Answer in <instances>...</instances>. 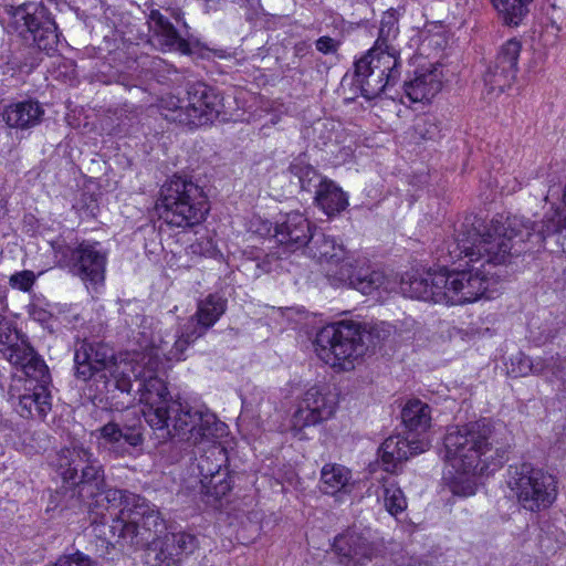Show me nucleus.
Returning <instances> with one entry per match:
<instances>
[{"label": "nucleus", "instance_id": "f257e3e1", "mask_svg": "<svg viewBox=\"0 0 566 566\" xmlns=\"http://www.w3.org/2000/svg\"><path fill=\"white\" fill-rule=\"evenodd\" d=\"M161 365L163 360L157 356L144 354L140 361H134V371L130 373V389L133 381L138 384L139 401L145 406L143 415L156 438L165 442L190 432L195 441H198L203 436L214 434L222 427L217 422V417L172 399L166 384L158 376Z\"/></svg>", "mask_w": 566, "mask_h": 566}, {"label": "nucleus", "instance_id": "f03ea898", "mask_svg": "<svg viewBox=\"0 0 566 566\" xmlns=\"http://www.w3.org/2000/svg\"><path fill=\"white\" fill-rule=\"evenodd\" d=\"M444 459L455 470L451 490L454 495L475 493L478 475L497 471L509 459V447L494 439V428L488 419L448 428L444 436Z\"/></svg>", "mask_w": 566, "mask_h": 566}, {"label": "nucleus", "instance_id": "7ed1b4c3", "mask_svg": "<svg viewBox=\"0 0 566 566\" xmlns=\"http://www.w3.org/2000/svg\"><path fill=\"white\" fill-rule=\"evenodd\" d=\"M479 237L475 241V262L500 265L507 263L513 256L539 250L547 237L553 234L566 238V211L555 209L546 214L541 226L524 217H496L489 226L481 219Z\"/></svg>", "mask_w": 566, "mask_h": 566}, {"label": "nucleus", "instance_id": "20e7f679", "mask_svg": "<svg viewBox=\"0 0 566 566\" xmlns=\"http://www.w3.org/2000/svg\"><path fill=\"white\" fill-rule=\"evenodd\" d=\"M490 279L479 269L462 271H428L407 273L401 277L400 291L410 298L434 304L462 305L481 298L489 289Z\"/></svg>", "mask_w": 566, "mask_h": 566}, {"label": "nucleus", "instance_id": "39448f33", "mask_svg": "<svg viewBox=\"0 0 566 566\" xmlns=\"http://www.w3.org/2000/svg\"><path fill=\"white\" fill-rule=\"evenodd\" d=\"M134 360L120 359L112 346L103 342L78 339L74 345V376L82 381L94 380L122 392H130Z\"/></svg>", "mask_w": 566, "mask_h": 566}, {"label": "nucleus", "instance_id": "423d86ee", "mask_svg": "<svg viewBox=\"0 0 566 566\" xmlns=\"http://www.w3.org/2000/svg\"><path fill=\"white\" fill-rule=\"evenodd\" d=\"M208 197L191 178L174 175L160 187L156 211L167 224L192 228L209 212Z\"/></svg>", "mask_w": 566, "mask_h": 566}, {"label": "nucleus", "instance_id": "0eeeda50", "mask_svg": "<svg viewBox=\"0 0 566 566\" xmlns=\"http://www.w3.org/2000/svg\"><path fill=\"white\" fill-rule=\"evenodd\" d=\"M55 467L64 484L72 489L78 504H86L92 511L90 499L104 490L105 473L99 460L82 443L72 442L56 453Z\"/></svg>", "mask_w": 566, "mask_h": 566}, {"label": "nucleus", "instance_id": "6e6552de", "mask_svg": "<svg viewBox=\"0 0 566 566\" xmlns=\"http://www.w3.org/2000/svg\"><path fill=\"white\" fill-rule=\"evenodd\" d=\"M158 107L168 122L196 128L219 118L223 112V97L216 88L197 81L187 84V104L179 97L168 95L160 98Z\"/></svg>", "mask_w": 566, "mask_h": 566}, {"label": "nucleus", "instance_id": "1a4fd4ad", "mask_svg": "<svg viewBox=\"0 0 566 566\" xmlns=\"http://www.w3.org/2000/svg\"><path fill=\"white\" fill-rule=\"evenodd\" d=\"M222 427L214 434L203 436L195 441V437L187 432L188 441H191L197 450L193 452L195 465L201 484V493L206 502L214 504L226 496L232 489V478L228 469V451L220 443L212 441L213 438L222 436L226 424L218 421ZM184 438V436H181Z\"/></svg>", "mask_w": 566, "mask_h": 566}, {"label": "nucleus", "instance_id": "9d476101", "mask_svg": "<svg viewBox=\"0 0 566 566\" xmlns=\"http://www.w3.org/2000/svg\"><path fill=\"white\" fill-rule=\"evenodd\" d=\"M505 484L512 497L532 513L551 507L558 494L556 478L530 462L510 464L505 472Z\"/></svg>", "mask_w": 566, "mask_h": 566}, {"label": "nucleus", "instance_id": "9b49d317", "mask_svg": "<svg viewBox=\"0 0 566 566\" xmlns=\"http://www.w3.org/2000/svg\"><path fill=\"white\" fill-rule=\"evenodd\" d=\"M364 338L359 334V322L339 321L324 326L316 334L315 346L317 355L333 365L338 364L344 369L354 367L353 363L366 354Z\"/></svg>", "mask_w": 566, "mask_h": 566}, {"label": "nucleus", "instance_id": "f8f14e48", "mask_svg": "<svg viewBox=\"0 0 566 566\" xmlns=\"http://www.w3.org/2000/svg\"><path fill=\"white\" fill-rule=\"evenodd\" d=\"M167 531L166 521L156 505L142 496L127 518L114 517L111 525L113 536L132 547H144L155 539H163Z\"/></svg>", "mask_w": 566, "mask_h": 566}, {"label": "nucleus", "instance_id": "ddd939ff", "mask_svg": "<svg viewBox=\"0 0 566 566\" xmlns=\"http://www.w3.org/2000/svg\"><path fill=\"white\" fill-rule=\"evenodd\" d=\"M400 66L394 53L368 51L355 63V84L366 99H374L398 82Z\"/></svg>", "mask_w": 566, "mask_h": 566}, {"label": "nucleus", "instance_id": "4468645a", "mask_svg": "<svg viewBox=\"0 0 566 566\" xmlns=\"http://www.w3.org/2000/svg\"><path fill=\"white\" fill-rule=\"evenodd\" d=\"M13 25L24 42L51 56L57 52L60 34L50 12L41 4H23L12 14Z\"/></svg>", "mask_w": 566, "mask_h": 566}, {"label": "nucleus", "instance_id": "2eb2a0df", "mask_svg": "<svg viewBox=\"0 0 566 566\" xmlns=\"http://www.w3.org/2000/svg\"><path fill=\"white\" fill-rule=\"evenodd\" d=\"M25 376L24 391L19 395L15 411L24 419H44L52 409L49 390L51 376L44 360L39 358L20 367Z\"/></svg>", "mask_w": 566, "mask_h": 566}, {"label": "nucleus", "instance_id": "dca6fc26", "mask_svg": "<svg viewBox=\"0 0 566 566\" xmlns=\"http://www.w3.org/2000/svg\"><path fill=\"white\" fill-rule=\"evenodd\" d=\"M63 262L86 286H97L104 282L107 253L98 242L84 241L76 248H66Z\"/></svg>", "mask_w": 566, "mask_h": 566}, {"label": "nucleus", "instance_id": "f3484780", "mask_svg": "<svg viewBox=\"0 0 566 566\" xmlns=\"http://www.w3.org/2000/svg\"><path fill=\"white\" fill-rule=\"evenodd\" d=\"M199 546L196 535L188 532L165 534L145 545L143 563L145 566H184V558Z\"/></svg>", "mask_w": 566, "mask_h": 566}, {"label": "nucleus", "instance_id": "a211bd4d", "mask_svg": "<svg viewBox=\"0 0 566 566\" xmlns=\"http://www.w3.org/2000/svg\"><path fill=\"white\" fill-rule=\"evenodd\" d=\"M336 409V397L325 387L313 386L300 400L291 422L294 430L315 426L333 416Z\"/></svg>", "mask_w": 566, "mask_h": 566}, {"label": "nucleus", "instance_id": "6ab92c4d", "mask_svg": "<svg viewBox=\"0 0 566 566\" xmlns=\"http://www.w3.org/2000/svg\"><path fill=\"white\" fill-rule=\"evenodd\" d=\"M329 282L334 286L347 285L366 295L380 287L388 290L389 283L384 271L369 266L356 269L352 261L342 264L337 270L329 271Z\"/></svg>", "mask_w": 566, "mask_h": 566}, {"label": "nucleus", "instance_id": "aec40b11", "mask_svg": "<svg viewBox=\"0 0 566 566\" xmlns=\"http://www.w3.org/2000/svg\"><path fill=\"white\" fill-rule=\"evenodd\" d=\"M333 547L345 565L364 566L377 555V545L367 532L347 530L334 538Z\"/></svg>", "mask_w": 566, "mask_h": 566}, {"label": "nucleus", "instance_id": "412c9836", "mask_svg": "<svg viewBox=\"0 0 566 566\" xmlns=\"http://www.w3.org/2000/svg\"><path fill=\"white\" fill-rule=\"evenodd\" d=\"M315 231L302 212L291 211L276 220L273 239L289 251L295 252L307 245Z\"/></svg>", "mask_w": 566, "mask_h": 566}, {"label": "nucleus", "instance_id": "4be33fe9", "mask_svg": "<svg viewBox=\"0 0 566 566\" xmlns=\"http://www.w3.org/2000/svg\"><path fill=\"white\" fill-rule=\"evenodd\" d=\"M429 448L427 439H413L400 434L388 437L379 448L384 470L396 473L398 465L410 457L424 452Z\"/></svg>", "mask_w": 566, "mask_h": 566}, {"label": "nucleus", "instance_id": "5701e85b", "mask_svg": "<svg viewBox=\"0 0 566 566\" xmlns=\"http://www.w3.org/2000/svg\"><path fill=\"white\" fill-rule=\"evenodd\" d=\"M0 352L4 358L17 367L31 363L40 357L23 335L12 328L11 322L0 315Z\"/></svg>", "mask_w": 566, "mask_h": 566}, {"label": "nucleus", "instance_id": "b1692460", "mask_svg": "<svg viewBox=\"0 0 566 566\" xmlns=\"http://www.w3.org/2000/svg\"><path fill=\"white\" fill-rule=\"evenodd\" d=\"M481 224V218L475 216L467 217L458 230L457 235L446 242V247L442 250V258L446 262H455L462 258H468L469 262H475L474 258V244L479 237V227Z\"/></svg>", "mask_w": 566, "mask_h": 566}, {"label": "nucleus", "instance_id": "393cba45", "mask_svg": "<svg viewBox=\"0 0 566 566\" xmlns=\"http://www.w3.org/2000/svg\"><path fill=\"white\" fill-rule=\"evenodd\" d=\"M201 336L203 334L196 328L195 323L188 322L179 336L167 334L168 339L160 337L158 342L154 338L153 347L146 354L150 357L157 356L159 360H161V356L169 361L181 360L187 347Z\"/></svg>", "mask_w": 566, "mask_h": 566}, {"label": "nucleus", "instance_id": "a878e982", "mask_svg": "<svg viewBox=\"0 0 566 566\" xmlns=\"http://www.w3.org/2000/svg\"><path fill=\"white\" fill-rule=\"evenodd\" d=\"M308 254L316 259L321 264L327 265L326 276L329 279V271L337 270L350 259L346 256V251L342 243H338L334 237L327 235L322 231H315L310 242L305 247Z\"/></svg>", "mask_w": 566, "mask_h": 566}, {"label": "nucleus", "instance_id": "bb28decb", "mask_svg": "<svg viewBox=\"0 0 566 566\" xmlns=\"http://www.w3.org/2000/svg\"><path fill=\"white\" fill-rule=\"evenodd\" d=\"M102 439L111 444V449L118 455L128 452V448H135L143 443L140 427L137 421L133 424L122 421H109L101 429Z\"/></svg>", "mask_w": 566, "mask_h": 566}, {"label": "nucleus", "instance_id": "cd10ccee", "mask_svg": "<svg viewBox=\"0 0 566 566\" xmlns=\"http://www.w3.org/2000/svg\"><path fill=\"white\" fill-rule=\"evenodd\" d=\"M148 23L163 51H176L181 54L191 52L189 42L179 34L174 24L159 10H150Z\"/></svg>", "mask_w": 566, "mask_h": 566}, {"label": "nucleus", "instance_id": "c85d7f7f", "mask_svg": "<svg viewBox=\"0 0 566 566\" xmlns=\"http://www.w3.org/2000/svg\"><path fill=\"white\" fill-rule=\"evenodd\" d=\"M441 87V74L437 69L417 71L415 78L403 85L405 95L412 103L430 101Z\"/></svg>", "mask_w": 566, "mask_h": 566}, {"label": "nucleus", "instance_id": "c756f323", "mask_svg": "<svg viewBox=\"0 0 566 566\" xmlns=\"http://www.w3.org/2000/svg\"><path fill=\"white\" fill-rule=\"evenodd\" d=\"M43 114L39 102L28 99L8 105L3 112V119L9 127L28 129L39 125Z\"/></svg>", "mask_w": 566, "mask_h": 566}, {"label": "nucleus", "instance_id": "7c9ffc66", "mask_svg": "<svg viewBox=\"0 0 566 566\" xmlns=\"http://www.w3.org/2000/svg\"><path fill=\"white\" fill-rule=\"evenodd\" d=\"M227 310V300L219 293L209 294L198 303L197 312L190 322L205 335L213 326Z\"/></svg>", "mask_w": 566, "mask_h": 566}, {"label": "nucleus", "instance_id": "2f4dec72", "mask_svg": "<svg viewBox=\"0 0 566 566\" xmlns=\"http://www.w3.org/2000/svg\"><path fill=\"white\" fill-rule=\"evenodd\" d=\"M314 200L327 216L337 214L348 206L346 193L329 179L319 185V188L315 191Z\"/></svg>", "mask_w": 566, "mask_h": 566}, {"label": "nucleus", "instance_id": "473e14b6", "mask_svg": "<svg viewBox=\"0 0 566 566\" xmlns=\"http://www.w3.org/2000/svg\"><path fill=\"white\" fill-rule=\"evenodd\" d=\"M401 419L409 433L421 436L431 426V409L421 400L412 399L402 408Z\"/></svg>", "mask_w": 566, "mask_h": 566}, {"label": "nucleus", "instance_id": "72a5a7b5", "mask_svg": "<svg viewBox=\"0 0 566 566\" xmlns=\"http://www.w3.org/2000/svg\"><path fill=\"white\" fill-rule=\"evenodd\" d=\"M352 472L337 463H327L321 470V490L325 494L334 495L347 492L350 486Z\"/></svg>", "mask_w": 566, "mask_h": 566}, {"label": "nucleus", "instance_id": "f704fd0d", "mask_svg": "<svg viewBox=\"0 0 566 566\" xmlns=\"http://www.w3.org/2000/svg\"><path fill=\"white\" fill-rule=\"evenodd\" d=\"M289 171L297 179L300 188L303 191L312 192L317 190L323 181L327 178L322 177L321 174L308 163L306 154H301L295 157L289 166Z\"/></svg>", "mask_w": 566, "mask_h": 566}, {"label": "nucleus", "instance_id": "c9c22d12", "mask_svg": "<svg viewBox=\"0 0 566 566\" xmlns=\"http://www.w3.org/2000/svg\"><path fill=\"white\" fill-rule=\"evenodd\" d=\"M398 32V11L390 8L384 12L381 17L378 38L369 51L376 53L387 52L398 55L397 50L392 46V41L397 38Z\"/></svg>", "mask_w": 566, "mask_h": 566}, {"label": "nucleus", "instance_id": "e433bc0d", "mask_svg": "<svg viewBox=\"0 0 566 566\" xmlns=\"http://www.w3.org/2000/svg\"><path fill=\"white\" fill-rule=\"evenodd\" d=\"M534 0H491L499 12L503 23L509 27H517L530 12V4Z\"/></svg>", "mask_w": 566, "mask_h": 566}, {"label": "nucleus", "instance_id": "4c0bfd02", "mask_svg": "<svg viewBox=\"0 0 566 566\" xmlns=\"http://www.w3.org/2000/svg\"><path fill=\"white\" fill-rule=\"evenodd\" d=\"M103 495V500L107 502L111 507L119 509L120 514L118 517L127 518L129 512L135 509V504L140 501L142 496L135 493H132L127 490L108 488L104 486V490L101 491L96 496Z\"/></svg>", "mask_w": 566, "mask_h": 566}, {"label": "nucleus", "instance_id": "58836bf2", "mask_svg": "<svg viewBox=\"0 0 566 566\" xmlns=\"http://www.w3.org/2000/svg\"><path fill=\"white\" fill-rule=\"evenodd\" d=\"M516 74L515 71L490 63L483 75L484 85L489 93H502L514 83Z\"/></svg>", "mask_w": 566, "mask_h": 566}, {"label": "nucleus", "instance_id": "ea45409f", "mask_svg": "<svg viewBox=\"0 0 566 566\" xmlns=\"http://www.w3.org/2000/svg\"><path fill=\"white\" fill-rule=\"evenodd\" d=\"M527 367L534 374L553 377L559 381L566 380V358L559 355L528 364Z\"/></svg>", "mask_w": 566, "mask_h": 566}, {"label": "nucleus", "instance_id": "a19ab883", "mask_svg": "<svg viewBox=\"0 0 566 566\" xmlns=\"http://www.w3.org/2000/svg\"><path fill=\"white\" fill-rule=\"evenodd\" d=\"M382 501L387 512L394 516L407 509V499L395 481L384 480Z\"/></svg>", "mask_w": 566, "mask_h": 566}, {"label": "nucleus", "instance_id": "79ce46f5", "mask_svg": "<svg viewBox=\"0 0 566 566\" xmlns=\"http://www.w3.org/2000/svg\"><path fill=\"white\" fill-rule=\"evenodd\" d=\"M521 50V41L515 38L510 39L500 46L494 60L491 63L517 72Z\"/></svg>", "mask_w": 566, "mask_h": 566}, {"label": "nucleus", "instance_id": "37998d69", "mask_svg": "<svg viewBox=\"0 0 566 566\" xmlns=\"http://www.w3.org/2000/svg\"><path fill=\"white\" fill-rule=\"evenodd\" d=\"M359 334L364 338L367 353L369 349L376 348L389 336V329L384 324L367 325L359 323Z\"/></svg>", "mask_w": 566, "mask_h": 566}, {"label": "nucleus", "instance_id": "c03bdc74", "mask_svg": "<svg viewBox=\"0 0 566 566\" xmlns=\"http://www.w3.org/2000/svg\"><path fill=\"white\" fill-rule=\"evenodd\" d=\"M53 566H98V564L88 555L76 551L75 553L61 556Z\"/></svg>", "mask_w": 566, "mask_h": 566}, {"label": "nucleus", "instance_id": "a18cd8bd", "mask_svg": "<svg viewBox=\"0 0 566 566\" xmlns=\"http://www.w3.org/2000/svg\"><path fill=\"white\" fill-rule=\"evenodd\" d=\"M249 229L252 233L258 234L262 238H273V233H274L273 223L266 219L259 217V216H255L250 220Z\"/></svg>", "mask_w": 566, "mask_h": 566}, {"label": "nucleus", "instance_id": "49530a36", "mask_svg": "<svg viewBox=\"0 0 566 566\" xmlns=\"http://www.w3.org/2000/svg\"><path fill=\"white\" fill-rule=\"evenodd\" d=\"M546 14L549 17L553 24L558 29L566 28V3L549 2L546 9Z\"/></svg>", "mask_w": 566, "mask_h": 566}, {"label": "nucleus", "instance_id": "de8ad7c7", "mask_svg": "<svg viewBox=\"0 0 566 566\" xmlns=\"http://www.w3.org/2000/svg\"><path fill=\"white\" fill-rule=\"evenodd\" d=\"M35 275L32 271H21L10 277V285L20 291H29L34 284Z\"/></svg>", "mask_w": 566, "mask_h": 566}, {"label": "nucleus", "instance_id": "09e8293b", "mask_svg": "<svg viewBox=\"0 0 566 566\" xmlns=\"http://www.w3.org/2000/svg\"><path fill=\"white\" fill-rule=\"evenodd\" d=\"M416 133L424 140H433L439 136V128L429 118L420 119L415 126Z\"/></svg>", "mask_w": 566, "mask_h": 566}, {"label": "nucleus", "instance_id": "8fccbe9b", "mask_svg": "<svg viewBox=\"0 0 566 566\" xmlns=\"http://www.w3.org/2000/svg\"><path fill=\"white\" fill-rule=\"evenodd\" d=\"M316 50L323 54L336 53L339 42L331 36H321L315 42Z\"/></svg>", "mask_w": 566, "mask_h": 566}, {"label": "nucleus", "instance_id": "3c124183", "mask_svg": "<svg viewBox=\"0 0 566 566\" xmlns=\"http://www.w3.org/2000/svg\"><path fill=\"white\" fill-rule=\"evenodd\" d=\"M281 266L280 259L275 256L274 254L266 255L263 260L258 262L256 268L262 273H272L277 271V269Z\"/></svg>", "mask_w": 566, "mask_h": 566}, {"label": "nucleus", "instance_id": "603ef678", "mask_svg": "<svg viewBox=\"0 0 566 566\" xmlns=\"http://www.w3.org/2000/svg\"><path fill=\"white\" fill-rule=\"evenodd\" d=\"M30 315L34 321L40 322V323H45L51 317V314L48 311H45L36 305H33L30 308Z\"/></svg>", "mask_w": 566, "mask_h": 566}, {"label": "nucleus", "instance_id": "864d4df0", "mask_svg": "<svg viewBox=\"0 0 566 566\" xmlns=\"http://www.w3.org/2000/svg\"><path fill=\"white\" fill-rule=\"evenodd\" d=\"M233 2L238 3L241 7L248 6L253 10H255L260 6V0H233Z\"/></svg>", "mask_w": 566, "mask_h": 566}, {"label": "nucleus", "instance_id": "5fc2aeb1", "mask_svg": "<svg viewBox=\"0 0 566 566\" xmlns=\"http://www.w3.org/2000/svg\"><path fill=\"white\" fill-rule=\"evenodd\" d=\"M49 2H52L56 6H60V4H66L67 0H48Z\"/></svg>", "mask_w": 566, "mask_h": 566}, {"label": "nucleus", "instance_id": "6e6d98bb", "mask_svg": "<svg viewBox=\"0 0 566 566\" xmlns=\"http://www.w3.org/2000/svg\"><path fill=\"white\" fill-rule=\"evenodd\" d=\"M560 247H562L563 252H564V253H566V247H565V243H564V242H563V243H560Z\"/></svg>", "mask_w": 566, "mask_h": 566}]
</instances>
